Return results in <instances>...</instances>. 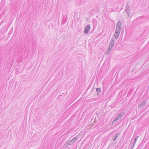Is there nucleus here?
<instances>
[{
    "instance_id": "1",
    "label": "nucleus",
    "mask_w": 149,
    "mask_h": 149,
    "mask_svg": "<svg viewBox=\"0 0 149 149\" xmlns=\"http://www.w3.org/2000/svg\"><path fill=\"white\" fill-rule=\"evenodd\" d=\"M123 113H120V114H118L117 116V117L116 118V119L115 120H113V123L114 122H115L116 121L118 120V119L120 120L121 119H122V118L123 117Z\"/></svg>"
},
{
    "instance_id": "2",
    "label": "nucleus",
    "mask_w": 149,
    "mask_h": 149,
    "mask_svg": "<svg viewBox=\"0 0 149 149\" xmlns=\"http://www.w3.org/2000/svg\"><path fill=\"white\" fill-rule=\"evenodd\" d=\"M90 29V26L89 25H88L84 29V32L86 34L88 33V31Z\"/></svg>"
},
{
    "instance_id": "3",
    "label": "nucleus",
    "mask_w": 149,
    "mask_h": 149,
    "mask_svg": "<svg viewBox=\"0 0 149 149\" xmlns=\"http://www.w3.org/2000/svg\"><path fill=\"white\" fill-rule=\"evenodd\" d=\"M125 12L128 17H131L132 16V14L130 13V10L128 8L125 9Z\"/></svg>"
},
{
    "instance_id": "4",
    "label": "nucleus",
    "mask_w": 149,
    "mask_h": 149,
    "mask_svg": "<svg viewBox=\"0 0 149 149\" xmlns=\"http://www.w3.org/2000/svg\"><path fill=\"white\" fill-rule=\"evenodd\" d=\"M114 40L113 38H112L111 39V41H110L109 43V47L110 48H112V47L114 45Z\"/></svg>"
},
{
    "instance_id": "5",
    "label": "nucleus",
    "mask_w": 149,
    "mask_h": 149,
    "mask_svg": "<svg viewBox=\"0 0 149 149\" xmlns=\"http://www.w3.org/2000/svg\"><path fill=\"white\" fill-rule=\"evenodd\" d=\"M122 22H121L118 21L116 24V28L121 29Z\"/></svg>"
},
{
    "instance_id": "6",
    "label": "nucleus",
    "mask_w": 149,
    "mask_h": 149,
    "mask_svg": "<svg viewBox=\"0 0 149 149\" xmlns=\"http://www.w3.org/2000/svg\"><path fill=\"white\" fill-rule=\"evenodd\" d=\"M120 33H118L115 32L114 34V38L115 39H117L118 38L119 36Z\"/></svg>"
},
{
    "instance_id": "7",
    "label": "nucleus",
    "mask_w": 149,
    "mask_h": 149,
    "mask_svg": "<svg viewBox=\"0 0 149 149\" xmlns=\"http://www.w3.org/2000/svg\"><path fill=\"white\" fill-rule=\"evenodd\" d=\"M121 29L116 28L115 32L120 33Z\"/></svg>"
},
{
    "instance_id": "8",
    "label": "nucleus",
    "mask_w": 149,
    "mask_h": 149,
    "mask_svg": "<svg viewBox=\"0 0 149 149\" xmlns=\"http://www.w3.org/2000/svg\"><path fill=\"white\" fill-rule=\"evenodd\" d=\"M118 137V135L117 134H115L114 136L113 137L112 139L113 141H115Z\"/></svg>"
},
{
    "instance_id": "9",
    "label": "nucleus",
    "mask_w": 149,
    "mask_h": 149,
    "mask_svg": "<svg viewBox=\"0 0 149 149\" xmlns=\"http://www.w3.org/2000/svg\"><path fill=\"white\" fill-rule=\"evenodd\" d=\"M111 49V48H110V47H109L106 53V54H108L110 53V50Z\"/></svg>"
},
{
    "instance_id": "10",
    "label": "nucleus",
    "mask_w": 149,
    "mask_h": 149,
    "mask_svg": "<svg viewBox=\"0 0 149 149\" xmlns=\"http://www.w3.org/2000/svg\"><path fill=\"white\" fill-rule=\"evenodd\" d=\"M96 91L97 93H100L101 92V89L99 88H97L96 89Z\"/></svg>"
},
{
    "instance_id": "11",
    "label": "nucleus",
    "mask_w": 149,
    "mask_h": 149,
    "mask_svg": "<svg viewBox=\"0 0 149 149\" xmlns=\"http://www.w3.org/2000/svg\"><path fill=\"white\" fill-rule=\"evenodd\" d=\"M138 137H139L138 136H137L136 137L135 139L133 142V143L134 146V144H135V143L136 141L138 139Z\"/></svg>"
},
{
    "instance_id": "12",
    "label": "nucleus",
    "mask_w": 149,
    "mask_h": 149,
    "mask_svg": "<svg viewBox=\"0 0 149 149\" xmlns=\"http://www.w3.org/2000/svg\"><path fill=\"white\" fill-rule=\"evenodd\" d=\"M146 103L145 101L143 100L140 106H141V107L143 106L144 104Z\"/></svg>"
},
{
    "instance_id": "13",
    "label": "nucleus",
    "mask_w": 149,
    "mask_h": 149,
    "mask_svg": "<svg viewBox=\"0 0 149 149\" xmlns=\"http://www.w3.org/2000/svg\"><path fill=\"white\" fill-rule=\"evenodd\" d=\"M77 140V138H74L72 139V141L73 142H74L75 141Z\"/></svg>"
}]
</instances>
